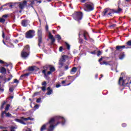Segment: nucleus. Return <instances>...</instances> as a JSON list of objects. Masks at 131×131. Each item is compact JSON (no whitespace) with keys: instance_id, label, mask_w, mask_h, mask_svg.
Instances as JSON below:
<instances>
[{"instance_id":"nucleus-20","label":"nucleus","mask_w":131,"mask_h":131,"mask_svg":"<svg viewBox=\"0 0 131 131\" xmlns=\"http://www.w3.org/2000/svg\"><path fill=\"white\" fill-rule=\"evenodd\" d=\"M109 11H110V9H105L102 13V16H103V17H104V16H106V14H107L109 12Z\"/></svg>"},{"instance_id":"nucleus-25","label":"nucleus","mask_w":131,"mask_h":131,"mask_svg":"<svg viewBox=\"0 0 131 131\" xmlns=\"http://www.w3.org/2000/svg\"><path fill=\"white\" fill-rule=\"evenodd\" d=\"M101 65H110L109 62L107 61H103L102 62H100Z\"/></svg>"},{"instance_id":"nucleus-30","label":"nucleus","mask_w":131,"mask_h":131,"mask_svg":"<svg viewBox=\"0 0 131 131\" xmlns=\"http://www.w3.org/2000/svg\"><path fill=\"white\" fill-rule=\"evenodd\" d=\"M6 22V19L4 18H0V23H5Z\"/></svg>"},{"instance_id":"nucleus-63","label":"nucleus","mask_w":131,"mask_h":131,"mask_svg":"<svg viewBox=\"0 0 131 131\" xmlns=\"http://www.w3.org/2000/svg\"><path fill=\"white\" fill-rule=\"evenodd\" d=\"M0 91H1V92H4V89H2L0 88Z\"/></svg>"},{"instance_id":"nucleus-33","label":"nucleus","mask_w":131,"mask_h":131,"mask_svg":"<svg viewBox=\"0 0 131 131\" xmlns=\"http://www.w3.org/2000/svg\"><path fill=\"white\" fill-rule=\"evenodd\" d=\"M12 78H13V76L12 75H9V78H8V81H10V80H11V79H12Z\"/></svg>"},{"instance_id":"nucleus-22","label":"nucleus","mask_w":131,"mask_h":131,"mask_svg":"<svg viewBox=\"0 0 131 131\" xmlns=\"http://www.w3.org/2000/svg\"><path fill=\"white\" fill-rule=\"evenodd\" d=\"M0 63L1 64H3L5 67H8V66H9V64H8V63L3 61L2 60H0Z\"/></svg>"},{"instance_id":"nucleus-44","label":"nucleus","mask_w":131,"mask_h":131,"mask_svg":"<svg viewBox=\"0 0 131 131\" xmlns=\"http://www.w3.org/2000/svg\"><path fill=\"white\" fill-rule=\"evenodd\" d=\"M38 94H39V92L35 93L33 95V97H35V96H37V95H38Z\"/></svg>"},{"instance_id":"nucleus-59","label":"nucleus","mask_w":131,"mask_h":131,"mask_svg":"<svg viewBox=\"0 0 131 131\" xmlns=\"http://www.w3.org/2000/svg\"><path fill=\"white\" fill-rule=\"evenodd\" d=\"M116 25L115 24H113L111 26V27H115V26H116Z\"/></svg>"},{"instance_id":"nucleus-4","label":"nucleus","mask_w":131,"mask_h":131,"mask_svg":"<svg viewBox=\"0 0 131 131\" xmlns=\"http://www.w3.org/2000/svg\"><path fill=\"white\" fill-rule=\"evenodd\" d=\"M85 9L84 10L86 12H91V11H93L94 9H95V6H94V4L91 2H88L85 3Z\"/></svg>"},{"instance_id":"nucleus-8","label":"nucleus","mask_w":131,"mask_h":131,"mask_svg":"<svg viewBox=\"0 0 131 131\" xmlns=\"http://www.w3.org/2000/svg\"><path fill=\"white\" fill-rule=\"evenodd\" d=\"M37 34L38 36V45L39 47H40V44L42 42V31L40 29H38L37 32Z\"/></svg>"},{"instance_id":"nucleus-64","label":"nucleus","mask_w":131,"mask_h":131,"mask_svg":"<svg viewBox=\"0 0 131 131\" xmlns=\"http://www.w3.org/2000/svg\"><path fill=\"white\" fill-rule=\"evenodd\" d=\"M107 15L110 16L111 15V12H109Z\"/></svg>"},{"instance_id":"nucleus-55","label":"nucleus","mask_w":131,"mask_h":131,"mask_svg":"<svg viewBox=\"0 0 131 131\" xmlns=\"http://www.w3.org/2000/svg\"><path fill=\"white\" fill-rule=\"evenodd\" d=\"M69 77H71L72 78H74L73 79L72 81H74V80H75V78H74V76H72V77L69 76Z\"/></svg>"},{"instance_id":"nucleus-57","label":"nucleus","mask_w":131,"mask_h":131,"mask_svg":"<svg viewBox=\"0 0 131 131\" xmlns=\"http://www.w3.org/2000/svg\"><path fill=\"white\" fill-rule=\"evenodd\" d=\"M70 84H71V83H68V84H64V85H63V86H66V85H70Z\"/></svg>"},{"instance_id":"nucleus-56","label":"nucleus","mask_w":131,"mask_h":131,"mask_svg":"<svg viewBox=\"0 0 131 131\" xmlns=\"http://www.w3.org/2000/svg\"><path fill=\"white\" fill-rule=\"evenodd\" d=\"M91 54H92L93 55H95V54H96V52L95 51H93V52H91Z\"/></svg>"},{"instance_id":"nucleus-18","label":"nucleus","mask_w":131,"mask_h":131,"mask_svg":"<svg viewBox=\"0 0 131 131\" xmlns=\"http://www.w3.org/2000/svg\"><path fill=\"white\" fill-rule=\"evenodd\" d=\"M0 72L3 74H6L7 73V69L4 67L0 68Z\"/></svg>"},{"instance_id":"nucleus-53","label":"nucleus","mask_w":131,"mask_h":131,"mask_svg":"<svg viewBox=\"0 0 131 131\" xmlns=\"http://www.w3.org/2000/svg\"><path fill=\"white\" fill-rule=\"evenodd\" d=\"M66 82V81L65 80L62 81L61 83L62 84H63V85L65 84V83Z\"/></svg>"},{"instance_id":"nucleus-1","label":"nucleus","mask_w":131,"mask_h":131,"mask_svg":"<svg viewBox=\"0 0 131 131\" xmlns=\"http://www.w3.org/2000/svg\"><path fill=\"white\" fill-rule=\"evenodd\" d=\"M65 118H64L63 117L59 116H55L51 118L49 121V123L47 124H44L43 125H42L40 131H43L45 130V129H47V125H48V124L49 125V128L47 131H53L55 126H57V125H58V124H60V123H61L62 125H64V124H65Z\"/></svg>"},{"instance_id":"nucleus-54","label":"nucleus","mask_w":131,"mask_h":131,"mask_svg":"<svg viewBox=\"0 0 131 131\" xmlns=\"http://www.w3.org/2000/svg\"><path fill=\"white\" fill-rule=\"evenodd\" d=\"M46 29L47 31H48L49 30V26H48V25H47L46 26Z\"/></svg>"},{"instance_id":"nucleus-42","label":"nucleus","mask_w":131,"mask_h":131,"mask_svg":"<svg viewBox=\"0 0 131 131\" xmlns=\"http://www.w3.org/2000/svg\"><path fill=\"white\" fill-rule=\"evenodd\" d=\"M2 37H3V38H5V32H4V31H2Z\"/></svg>"},{"instance_id":"nucleus-21","label":"nucleus","mask_w":131,"mask_h":131,"mask_svg":"<svg viewBox=\"0 0 131 131\" xmlns=\"http://www.w3.org/2000/svg\"><path fill=\"white\" fill-rule=\"evenodd\" d=\"M77 71V69L76 68V67H74L71 69L70 73H71V74H74V73H75Z\"/></svg>"},{"instance_id":"nucleus-62","label":"nucleus","mask_w":131,"mask_h":131,"mask_svg":"<svg viewBox=\"0 0 131 131\" xmlns=\"http://www.w3.org/2000/svg\"><path fill=\"white\" fill-rule=\"evenodd\" d=\"M86 0H81V3H84Z\"/></svg>"},{"instance_id":"nucleus-48","label":"nucleus","mask_w":131,"mask_h":131,"mask_svg":"<svg viewBox=\"0 0 131 131\" xmlns=\"http://www.w3.org/2000/svg\"><path fill=\"white\" fill-rule=\"evenodd\" d=\"M126 125H126V123H123V124H122V127H126Z\"/></svg>"},{"instance_id":"nucleus-46","label":"nucleus","mask_w":131,"mask_h":131,"mask_svg":"<svg viewBox=\"0 0 131 131\" xmlns=\"http://www.w3.org/2000/svg\"><path fill=\"white\" fill-rule=\"evenodd\" d=\"M102 60H103V57H101L100 59H99V62H100V64H101V63H102V62H101V61H102Z\"/></svg>"},{"instance_id":"nucleus-61","label":"nucleus","mask_w":131,"mask_h":131,"mask_svg":"<svg viewBox=\"0 0 131 131\" xmlns=\"http://www.w3.org/2000/svg\"><path fill=\"white\" fill-rule=\"evenodd\" d=\"M38 3L39 4H41V1H38L37 3Z\"/></svg>"},{"instance_id":"nucleus-37","label":"nucleus","mask_w":131,"mask_h":131,"mask_svg":"<svg viewBox=\"0 0 131 131\" xmlns=\"http://www.w3.org/2000/svg\"><path fill=\"white\" fill-rule=\"evenodd\" d=\"M124 58V54H121L120 55V59H123Z\"/></svg>"},{"instance_id":"nucleus-13","label":"nucleus","mask_w":131,"mask_h":131,"mask_svg":"<svg viewBox=\"0 0 131 131\" xmlns=\"http://www.w3.org/2000/svg\"><path fill=\"white\" fill-rule=\"evenodd\" d=\"M27 5V2L26 1H24L23 3H20L19 5V8L21 10H23L25 8V6Z\"/></svg>"},{"instance_id":"nucleus-41","label":"nucleus","mask_w":131,"mask_h":131,"mask_svg":"<svg viewBox=\"0 0 131 131\" xmlns=\"http://www.w3.org/2000/svg\"><path fill=\"white\" fill-rule=\"evenodd\" d=\"M41 101V98H38L36 100V102L37 103H40V101Z\"/></svg>"},{"instance_id":"nucleus-27","label":"nucleus","mask_w":131,"mask_h":131,"mask_svg":"<svg viewBox=\"0 0 131 131\" xmlns=\"http://www.w3.org/2000/svg\"><path fill=\"white\" fill-rule=\"evenodd\" d=\"M15 129H17V127L14 126L10 127V131H15Z\"/></svg>"},{"instance_id":"nucleus-35","label":"nucleus","mask_w":131,"mask_h":131,"mask_svg":"<svg viewBox=\"0 0 131 131\" xmlns=\"http://www.w3.org/2000/svg\"><path fill=\"white\" fill-rule=\"evenodd\" d=\"M126 45H127V46H129V47H131V40L128 41L126 42Z\"/></svg>"},{"instance_id":"nucleus-11","label":"nucleus","mask_w":131,"mask_h":131,"mask_svg":"<svg viewBox=\"0 0 131 131\" xmlns=\"http://www.w3.org/2000/svg\"><path fill=\"white\" fill-rule=\"evenodd\" d=\"M49 38L51 40V45H54L55 43V42L56 41V39L54 37V35H52V33H51V32H49Z\"/></svg>"},{"instance_id":"nucleus-24","label":"nucleus","mask_w":131,"mask_h":131,"mask_svg":"<svg viewBox=\"0 0 131 131\" xmlns=\"http://www.w3.org/2000/svg\"><path fill=\"white\" fill-rule=\"evenodd\" d=\"M63 62H64L61 61V60H59V68H62V67H63V65H64V63H63Z\"/></svg>"},{"instance_id":"nucleus-47","label":"nucleus","mask_w":131,"mask_h":131,"mask_svg":"<svg viewBox=\"0 0 131 131\" xmlns=\"http://www.w3.org/2000/svg\"><path fill=\"white\" fill-rule=\"evenodd\" d=\"M102 60H103V57H101L100 59H99V62H100V64H101V63H102V62H101V61H102Z\"/></svg>"},{"instance_id":"nucleus-40","label":"nucleus","mask_w":131,"mask_h":131,"mask_svg":"<svg viewBox=\"0 0 131 131\" xmlns=\"http://www.w3.org/2000/svg\"><path fill=\"white\" fill-rule=\"evenodd\" d=\"M9 91L11 92V93H13L14 92V88L13 87H11L9 89Z\"/></svg>"},{"instance_id":"nucleus-14","label":"nucleus","mask_w":131,"mask_h":131,"mask_svg":"<svg viewBox=\"0 0 131 131\" xmlns=\"http://www.w3.org/2000/svg\"><path fill=\"white\" fill-rule=\"evenodd\" d=\"M29 20H26V19H24L21 20V25L24 27H26L28 25V23H29Z\"/></svg>"},{"instance_id":"nucleus-49","label":"nucleus","mask_w":131,"mask_h":131,"mask_svg":"<svg viewBox=\"0 0 131 131\" xmlns=\"http://www.w3.org/2000/svg\"><path fill=\"white\" fill-rule=\"evenodd\" d=\"M64 69H65V70H68V69H69V67H68V66H66L64 67Z\"/></svg>"},{"instance_id":"nucleus-5","label":"nucleus","mask_w":131,"mask_h":131,"mask_svg":"<svg viewBox=\"0 0 131 131\" xmlns=\"http://www.w3.org/2000/svg\"><path fill=\"white\" fill-rule=\"evenodd\" d=\"M34 119L33 118H31L30 117L28 118H25L23 117H21L20 118V119H15V121L17 122H19V123H21V124H26V123L25 122V121H27V120H34Z\"/></svg>"},{"instance_id":"nucleus-60","label":"nucleus","mask_w":131,"mask_h":131,"mask_svg":"<svg viewBox=\"0 0 131 131\" xmlns=\"http://www.w3.org/2000/svg\"><path fill=\"white\" fill-rule=\"evenodd\" d=\"M60 86H61V85H60V84L56 85V88H60Z\"/></svg>"},{"instance_id":"nucleus-39","label":"nucleus","mask_w":131,"mask_h":131,"mask_svg":"<svg viewBox=\"0 0 131 131\" xmlns=\"http://www.w3.org/2000/svg\"><path fill=\"white\" fill-rule=\"evenodd\" d=\"M101 55H102V52H101V51H98L97 56L99 57V56H101Z\"/></svg>"},{"instance_id":"nucleus-10","label":"nucleus","mask_w":131,"mask_h":131,"mask_svg":"<svg viewBox=\"0 0 131 131\" xmlns=\"http://www.w3.org/2000/svg\"><path fill=\"white\" fill-rule=\"evenodd\" d=\"M47 81H44L41 83V85L42 86L40 87V89H41L42 92H46V91H47Z\"/></svg>"},{"instance_id":"nucleus-19","label":"nucleus","mask_w":131,"mask_h":131,"mask_svg":"<svg viewBox=\"0 0 131 131\" xmlns=\"http://www.w3.org/2000/svg\"><path fill=\"white\" fill-rule=\"evenodd\" d=\"M83 36H84V39H85V40H88L87 37L88 36V37H90V35H89V33L87 32L86 31H84V33H83Z\"/></svg>"},{"instance_id":"nucleus-17","label":"nucleus","mask_w":131,"mask_h":131,"mask_svg":"<svg viewBox=\"0 0 131 131\" xmlns=\"http://www.w3.org/2000/svg\"><path fill=\"white\" fill-rule=\"evenodd\" d=\"M53 94V89L51 87H48L47 95L50 96Z\"/></svg>"},{"instance_id":"nucleus-51","label":"nucleus","mask_w":131,"mask_h":131,"mask_svg":"<svg viewBox=\"0 0 131 131\" xmlns=\"http://www.w3.org/2000/svg\"><path fill=\"white\" fill-rule=\"evenodd\" d=\"M31 2V5H34V0H32Z\"/></svg>"},{"instance_id":"nucleus-50","label":"nucleus","mask_w":131,"mask_h":131,"mask_svg":"<svg viewBox=\"0 0 131 131\" xmlns=\"http://www.w3.org/2000/svg\"><path fill=\"white\" fill-rule=\"evenodd\" d=\"M39 106H38V104H36V105H35V106H34V108H35L36 109H38V107H39Z\"/></svg>"},{"instance_id":"nucleus-12","label":"nucleus","mask_w":131,"mask_h":131,"mask_svg":"<svg viewBox=\"0 0 131 131\" xmlns=\"http://www.w3.org/2000/svg\"><path fill=\"white\" fill-rule=\"evenodd\" d=\"M10 106L11 105L10 104H7V105L5 107V111L2 112L1 117L2 118H4V114H7V111H9V109L10 108Z\"/></svg>"},{"instance_id":"nucleus-32","label":"nucleus","mask_w":131,"mask_h":131,"mask_svg":"<svg viewBox=\"0 0 131 131\" xmlns=\"http://www.w3.org/2000/svg\"><path fill=\"white\" fill-rule=\"evenodd\" d=\"M65 43H66V46L68 50H70V45L69 44H68V43H67V42H66Z\"/></svg>"},{"instance_id":"nucleus-31","label":"nucleus","mask_w":131,"mask_h":131,"mask_svg":"<svg viewBox=\"0 0 131 131\" xmlns=\"http://www.w3.org/2000/svg\"><path fill=\"white\" fill-rule=\"evenodd\" d=\"M121 11H122V9L121 8L118 7V10H116V13H120V12H121Z\"/></svg>"},{"instance_id":"nucleus-58","label":"nucleus","mask_w":131,"mask_h":131,"mask_svg":"<svg viewBox=\"0 0 131 131\" xmlns=\"http://www.w3.org/2000/svg\"><path fill=\"white\" fill-rule=\"evenodd\" d=\"M4 81H5V82H7V81H8V78L4 79Z\"/></svg>"},{"instance_id":"nucleus-23","label":"nucleus","mask_w":131,"mask_h":131,"mask_svg":"<svg viewBox=\"0 0 131 131\" xmlns=\"http://www.w3.org/2000/svg\"><path fill=\"white\" fill-rule=\"evenodd\" d=\"M28 75H29V73H26V74L21 75L20 76V78H25V77L28 76Z\"/></svg>"},{"instance_id":"nucleus-38","label":"nucleus","mask_w":131,"mask_h":131,"mask_svg":"<svg viewBox=\"0 0 131 131\" xmlns=\"http://www.w3.org/2000/svg\"><path fill=\"white\" fill-rule=\"evenodd\" d=\"M18 82L19 81H18L17 79H15L14 80V82H12V83H18Z\"/></svg>"},{"instance_id":"nucleus-26","label":"nucleus","mask_w":131,"mask_h":131,"mask_svg":"<svg viewBox=\"0 0 131 131\" xmlns=\"http://www.w3.org/2000/svg\"><path fill=\"white\" fill-rule=\"evenodd\" d=\"M6 101H4L3 102H2V105L1 106V108H0V110H2L3 108H5V105H6Z\"/></svg>"},{"instance_id":"nucleus-52","label":"nucleus","mask_w":131,"mask_h":131,"mask_svg":"<svg viewBox=\"0 0 131 131\" xmlns=\"http://www.w3.org/2000/svg\"><path fill=\"white\" fill-rule=\"evenodd\" d=\"M111 12H112L113 13H116V10H114V9H112L111 10Z\"/></svg>"},{"instance_id":"nucleus-29","label":"nucleus","mask_w":131,"mask_h":131,"mask_svg":"<svg viewBox=\"0 0 131 131\" xmlns=\"http://www.w3.org/2000/svg\"><path fill=\"white\" fill-rule=\"evenodd\" d=\"M55 70H56V69H55L54 67H50V71H51V73L55 72Z\"/></svg>"},{"instance_id":"nucleus-9","label":"nucleus","mask_w":131,"mask_h":131,"mask_svg":"<svg viewBox=\"0 0 131 131\" xmlns=\"http://www.w3.org/2000/svg\"><path fill=\"white\" fill-rule=\"evenodd\" d=\"M42 73H43V74H44V77H45V78H47V79H49L50 77H49V75H51V74H52V73L50 71H48L47 73V70H43L42 71Z\"/></svg>"},{"instance_id":"nucleus-3","label":"nucleus","mask_w":131,"mask_h":131,"mask_svg":"<svg viewBox=\"0 0 131 131\" xmlns=\"http://www.w3.org/2000/svg\"><path fill=\"white\" fill-rule=\"evenodd\" d=\"M119 85H124L125 86H129L131 83V80L129 78H127L126 79L123 80V77H120L119 79L118 82Z\"/></svg>"},{"instance_id":"nucleus-28","label":"nucleus","mask_w":131,"mask_h":131,"mask_svg":"<svg viewBox=\"0 0 131 131\" xmlns=\"http://www.w3.org/2000/svg\"><path fill=\"white\" fill-rule=\"evenodd\" d=\"M34 68H35V67H29V71H34Z\"/></svg>"},{"instance_id":"nucleus-34","label":"nucleus","mask_w":131,"mask_h":131,"mask_svg":"<svg viewBox=\"0 0 131 131\" xmlns=\"http://www.w3.org/2000/svg\"><path fill=\"white\" fill-rule=\"evenodd\" d=\"M5 114L6 115L7 117H12V115L10 114V113H6Z\"/></svg>"},{"instance_id":"nucleus-6","label":"nucleus","mask_w":131,"mask_h":131,"mask_svg":"<svg viewBox=\"0 0 131 131\" xmlns=\"http://www.w3.org/2000/svg\"><path fill=\"white\" fill-rule=\"evenodd\" d=\"M35 36V31L33 30H30L25 34V37L26 38H33Z\"/></svg>"},{"instance_id":"nucleus-16","label":"nucleus","mask_w":131,"mask_h":131,"mask_svg":"<svg viewBox=\"0 0 131 131\" xmlns=\"http://www.w3.org/2000/svg\"><path fill=\"white\" fill-rule=\"evenodd\" d=\"M69 57L67 55H62L61 58L60 59V62H65L67 60H68Z\"/></svg>"},{"instance_id":"nucleus-7","label":"nucleus","mask_w":131,"mask_h":131,"mask_svg":"<svg viewBox=\"0 0 131 131\" xmlns=\"http://www.w3.org/2000/svg\"><path fill=\"white\" fill-rule=\"evenodd\" d=\"M73 17L76 21L79 22L82 19V12H76L73 14Z\"/></svg>"},{"instance_id":"nucleus-36","label":"nucleus","mask_w":131,"mask_h":131,"mask_svg":"<svg viewBox=\"0 0 131 131\" xmlns=\"http://www.w3.org/2000/svg\"><path fill=\"white\" fill-rule=\"evenodd\" d=\"M56 38H57L58 39V40H61V39H62L61 36H60L59 35H57L56 36Z\"/></svg>"},{"instance_id":"nucleus-2","label":"nucleus","mask_w":131,"mask_h":131,"mask_svg":"<svg viewBox=\"0 0 131 131\" xmlns=\"http://www.w3.org/2000/svg\"><path fill=\"white\" fill-rule=\"evenodd\" d=\"M29 51H30V47L29 45H27L21 52V57L23 59H27L29 56Z\"/></svg>"},{"instance_id":"nucleus-15","label":"nucleus","mask_w":131,"mask_h":131,"mask_svg":"<svg viewBox=\"0 0 131 131\" xmlns=\"http://www.w3.org/2000/svg\"><path fill=\"white\" fill-rule=\"evenodd\" d=\"M123 49H125V46H117L116 47V51H119V52H121Z\"/></svg>"},{"instance_id":"nucleus-45","label":"nucleus","mask_w":131,"mask_h":131,"mask_svg":"<svg viewBox=\"0 0 131 131\" xmlns=\"http://www.w3.org/2000/svg\"><path fill=\"white\" fill-rule=\"evenodd\" d=\"M59 50V52H62L63 51V47H60Z\"/></svg>"},{"instance_id":"nucleus-43","label":"nucleus","mask_w":131,"mask_h":131,"mask_svg":"<svg viewBox=\"0 0 131 131\" xmlns=\"http://www.w3.org/2000/svg\"><path fill=\"white\" fill-rule=\"evenodd\" d=\"M2 18H3L4 19H5V18H8V15H7V14L4 15L2 16Z\"/></svg>"}]
</instances>
